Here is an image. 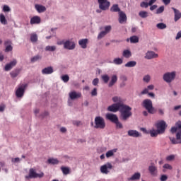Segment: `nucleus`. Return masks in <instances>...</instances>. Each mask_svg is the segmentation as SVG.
Here are the masks:
<instances>
[{"instance_id":"nucleus-16","label":"nucleus","mask_w":181,"mask_h":181,"mask_svg":"<svg viewBox=\"0 0 181 181\" xmlns=\"http://www.w3.org/2000/svg\"><path fill=\"white\" fill-rule=\"evenodd\" d=\"M107 119H109V121H111V122H114V124L116 122V121L118 119V117L116 115L107 113L106 115Z\"/></svg>"},{"instance_id":"nucleus-22","label":"nucleus","mask_w":181,"mask_h":181,"mask_svg":"<svg viewBox=\"0 0 181 181\" xmlns=\"http://www.w3.org/2000/svg\"><path fill=\"white\" fill-rule=\"evenodd\" d=\"M117 81H118V77L117 76V75H113L111 77V79H110V81L109 82L108 86L112 87L114 86V84H115V83H117Z\"/></svg>"},{"instance_id":"nucleus-33","label":"nucleus","mask_w":181,"mask_h":181,"mask_svg":"<svg viewBox=\"0 0 181 181\" xmlns=\"http://www.w3.org/2000/svg\"><path fill=\"white\" fill-rule=\"evenodd\" d=\"M159 134H161L159 132V130L153 129V130L150 131V135L152 137L158 136V135H159Z\"/></svg>"},{"instance_id":"nucleus-51","label":"nucleus","mask_w":181,"mask_h":181,"mask_svg":"<svg viewBox=\"0 0 181 181\" xmlns=\"http://www.w3.org/2000/svg\"><path fill=\"white\" fill-rule=\"evenodd\" d=\"M175 158V155H170L166 157V160H168V161L173 160Z\"/></svg>"},{"instance_id":"nucleus-30","label":"nucleus","mask_w":181,"mask_h":181,"mask_svg":"<svg viewBox=\"0 0 181 181\" xmlns=\"http://www.w3.org/2000/svg\"><path fill=\"white\" fill-rule=\"evenodd\" d=\"M115 152H117V148L108 151L106 153V158H111V156H114V153H115Z\"/></svg>"},{"instance_id":"nucleus-31","label":"nucleus","mask_w":181,"mask_h":181,"mask_svg":"<svg viewBox=\"0 0 181 181\" xmlns=\"http://www.w3.org/2000/svg\"><path fill=\"white\" fill-rule=\"evenodd\" d=\"M0 22L2 23V25H6L8 23V21H6V18L4 14H0Z\"/></svg>"},{"instance_id":"nucleus-62","label":"nucleus","mask_w":181,"mask_h":181,"mask_svg":"<svg viewBox=\"0 0 181 181\" xmlns=\"http://www.w3.org/2000/svg\"><path fill=\"white\" fill-rule=\"evenodd\" d=\"M112 101L114 103H118L119 101H121V98L115 96V97L112 98Z\"/></svg>"},{"instance_id":"nucleus-44","label":"nucleus","mask_w":181,"mask_h":181,"mask_svg":"<svg viewBox=\"0 0 181 181\" xmlns=\"http://www.w3.org/2000/svg\"><path fill=\"white\" fill-rule=\"evenodd\" d=\"M102 80L107 84V83L110 81V76H108V75H103L102 76Z\"/></svg>"},{"instance_id":"nucleus-48","label":"nucleus","mask_w":181,"mask_h":181,"mask_svg":"<svg viewBox=\"0 0 181 181\" xmlns=\"http://www.w3.org/2000/svg\"><path fill=\"white\" fill-rule=\"evenodd\" d=\"M176 139L177 141H181V129H180L177 132Z\"/></svg>"},{"instance_id":"nucleus-12","label":"nucleus","mask_w":181,"mask_h":181,"mask_svg":"<svg viewBox=\"0 0 181 181\" xmlns=\"http://www.w3.org/2000/svg\"><path fill=\"white\" fill-rule=\"evenodd\" d=\"M119 23H120L121 24L122 23H127V14H125V13L124 11H119Z\"/></svg>"},{"instance_id":"nucleus-50","label":"nucleus","mask_w":181,"mask_h":181,"mask_svg":"<svg viewBox=\"0 0 181 181\" xmlns=\"http://www.w3.org/2000/svg\"><path fill=\"white\" fill-rule=\"evenodd\" d=\"M3 11L4 12H11V8H9V6L4 5L3 7Z\"/></svg>"},{"instance_id":"nucleus-29","label":"nucleus","mask_w":181,"mask_h":181,"mask_svg":"<svg viewBox=\"0 0 181 181\" xmlns=\"http://www.w3.org/2000/svg\"><path fill=\"white\" fill-rule=\"evenodd\" d=\"M30 41L32 42V43H36V42H37V34H30Z\"/></svg>"},{"instance_id":"nucleus-15","label":"nucleus","mask_w":181,"mask_h":181,"mask_svg":"<svg viewBox=\"0 0 181 181\" xmlns=\"http://www.w3.org/2000/svg\"><path fill=\"white\" fill-rule=\"evenodd\" d=\"M42 22V19L40 16H35L31 18L30 23V25H39Z\"/></svg>"},{"instance_id":"nucleus-38","label":"nucleus","mask_w":181,"mask_h":181,"mask_svg":"<svg viewBox=\"0 0 181 181\" xmlns=\"http://www.w3.org/2000/svg\"><path fill=\"white\" fill-rule=\"evenodd\" d=\"M47 162L51 165H57V163H59V160L54 158H49L48 159Z\"/></svg>"},{"instance_id":"nucleus-21","label":"nucleus","mask_w":181,"mask_h":181,"mask_svg":"<svg viewBox=\"0 0 181 181\" xmlns=\"http://www.w3.org/2000/svg\"><path fill=\"white\" fill-rule=\"evenodd\" d=\"M87 43H88V39H82L78 41V45L82 49H87Z\"/></svg>"},{"instance_id":"nucleus-24","label":"nucleus","mask_w":181,"mask_h":181,"mask_svg":"<svg viewBox=\"0 0 181 181\" xmlns=\"http://www.w3.org/2000/svg\"><path fill=\"white\" fill-rule=\"evenodd\" d=\"M53 71H54L53 67L52 66H48L42 70V74H52Z\"/></svg>"},{"instance_id":"nucleus-39","label":"nucleus","mask_w":181,"mask_h":181,"mask_svg":"<svg viewBox=\"0 0 181 181\" xmlns=\"http://www.w3.org/2000/svg\"><path fill=\"white\" fill-rule=\"evenodd\" d=\"M170 141L173 145H176L177 144H181V141L177 140V139H175V137H170Z\"/></svg>"},{"instance_id":"nucleus-61","label":"nucleus","mask_w":181,"mask_h":181,"mask_svg":"<svg viewBox=\"0 0 181 181\" xmlns=\"http://www.w3.org/2000/svg\"><path fill=\"white\" fill-rule=\"evenodd\" d=\"M149 93V90L147 88H145L144 90H143L141 92V94L142 95H145V94H148Z\"/></svg>"},{"instance_id":"nucleus-27","label":"nucleus","mask_w":181,"mask_h":181,"mask_svg":"<svg viewBox=\"0 0 181 181\" xmlns=\"http://www.w3.org/2000/svg\"><path fill=\"white\" fill-rule=\"evenodd\" d=\"M139 179H141V173H136L129 178V180H139Z\"/></svg>"},{"instance_id":"nucleus-32","label":"nucleus","mask_w":181,"mask_h":181,"mask_svg":"<svg viewBox=\"0 0 181 181\" xmlns=\"http://www.w3.org/2000/svg\"><path fill=\"white\" fill-rule=\"evenodd\" d=\"M125 67H135L136 66V62L135 61H130L125 64Z\"/></svg>"},{"instance_id":"nucleus-54","label":"nucleus","mask_w":181,"mask_h":181,"mask_svg":"<svg viewBox=\"0 0 181 181\" xmlns=\"http://www.w3.org/2000/svg\"><path fill=\"white\" fill-rule=\"evenodd\" d=\"M5 108H6V105L5 104H1L0 105V112H4L5 111Z\"/></svg>"},{"instance_id":"nucleus-4","label":"nucleus","mask_w":181,"mask_h":181,"mask_svg":"<svg viewBox=\"0 0 181 181\" xmlns=\"http://www.w3.org/2000/svg\"><path fill=\"white\" fill-rule=\"evenodd\" d=\"M45 176V174L43 173H40V174L37 173L35 169L30 168L29 170L28 175L25 176V179L27 180H29V179H36L37 177H43Z\"/></svg>"},{"instance_id":"nucleus-45","label":"nucleus","mask_w":181,"mask_h":181,"mask_svg":"<svg viewBox=\"0 0 181 181\" xmlns=\"http://www.w3.org/2000/svg\"><path fill=\"white\" fill-rule=\"evenodd\" d=\"M62 80L64 83H67L70 80V77H69V75H64L62 76Z\"/></svg>"},{"instance_id":"nucleus-52","label":"nucleus","mask_w":181,"mask_h":181,"mask_svg":"<svg viewBox=\"0 0 181 181\" xmlns=\"http://www.w3.org/2000/svg\"><path fill=\"white\" fill-rule=\"evenodd\" d=\"M97 94V88H94L93 90L91 91V95L92 97H95Z\"/></svg>"},{"instance_id":"nucleus-3","label":"nucleus","mask_w":181,"mask_h":181,"mask_svg":"<svg viewBox=\"0 0 181 181\" xmlns=\"http://www.w3.org/2000/svg\"><path fill=\"white\" fill-rule=\"evenodd\" d=\"M96 129H104L105 128V120L104 118L98 116L95 118V126Z\"/></svg>"},{"instance_id":"nucleus-28","label":"nucleus","mask_w":181,"mask_h":181,"mask_svg":"<svg viewBox=\"0 0 181 181\" xmlns=\"http://www.w3.org/2000/svg\"><path fill=\"white\" fill-rule=\"evenodd\" d=\"M122 56L124 57H125L126 59H129V57H131V56H132V54L131 53V51H129L128 49H125L123 51Z\"/></svg>"},{"instance_id":"nucleus-64","label":"nucleus","mask_w":181,"mask_h":181,"mask_svg":"<svg viewBox=\"0 0 181 181\" xmlns=\"http://www.w3.org/2000/svg\"><path fill=\"white\" fill-rule=\"evenodd\" d=\"M180 37H181V31H180L177 33V36H176L175 39H176V40H177L178 39H180Z\"/></svg>"},{"instance_id":"nucleus-36","label":"nucleus","mask_w":181,"mask_h":181,"mask_svg":"<svg viewBox=\"0 0 181 181\" xmlns=\"http://www.w3.org/2000/svg\"><path fill=\"white\" fill-rule=\"evenodd\" d=\"M156 28L158 29L163 30V29H166L167 26H166V24L163 23H159L156 25Z\"/></svg>"},{"instance_id":"nucleus-17","label":"nucleus","mask_w":181,"mask_h":181,"mask_svg":"<svg viewBox=\"0 0 181 181\" xmlns=\"http://www.w3.org/2000/svg\"><path fill=\"white\" fill-rule=\"evenodd\" d=\"M127 134H128L129 136H132L133 138H138V137L141 136V134L136 130H129L127 132Z\"/></svg>"},{"instance_id":"nucleus-14","label":"nucleus","mask_w":181,"mask_h":181,"mask_svg":"<svg viewBox=\"0 0 181 181\" xmlns=\"http://www.w3.org/2000/svg\"><path fill=\"white\" fill-rule=\"evenodd\" d=\"M158 56V54L155 53V52L148 51L146 54L145 59L151 60V59H157Z\"/></svg>"},{"instance_id":"nucleus-37","label":"nucleus","mask_w":181,"mask_h":181,"mask_svg":"<svg viewBox=\"0 0 181 181\" xmlns=\"http://www.w3.org/2000/svg\"><path fill=\"white\" fill-rule=\"evenodd\" d=\"M130 42L131 43H138V42H139V38L136 35H134L130 37Z\"/></svg>"},{"instance_id":"nucleus-34","label":"nucleus","mask_w":181,"mask_h":181,"mask_svg":"<svg viewBox=\"0 0 181 181\" xmlns=\"http://www.w3.org/2000/svg\"><path fill=\"white\" fill-rule=\"evenodd\" d=\"M139 16L140 18H148L149 16V15L148 14V11H140L139 13Z\"/></svg>"},{"instance_id":"nucleus-1","label":"nucleus","mask_w":181,"mask_h":181,"mask_svg":"<svg viewBox=\"0 0 181 181\" xmlns=\"http://www.w3.org/2000/svg\"><path fill=\"white\" fill-rule=\"evenodd\" d=\"M107 111H110L111 112L119 111L122 121H128L132 117V107L121 103H114L109 106Z\"/></svg>"},{"instance_id":"nucleus-46","label":"nucleus","mask_w":181,"mask_h":181,"mask_svg":"<svg viewBox=\"0 0 181 181\" xmlns=\"http://www.w3.org/2000/svg\"><path fill=\"white\" fill-rule=\"evenodd\" d=\"M165 11V6H161L156 10L157 15H159V13H162Z\"/></svg>"},{"instance_id":"nucleus-19","label":"nucleus","mask_w":181,"mask_h":181,"mask_svg":"<svg viewBox=\"0 0 181 181\" xmlns=\"http://www.w3.org/2000/svg\"><path fill=\"white\" fill-rule=\"evenodd\" d=\"M69 97L71 100H76L77 98H80L81 97V93H76V91H73L69 93Z\"/></svg>"},{"instance_id":"nucleus-43","label":"nucleus","mask_w":181,"mask_h":181,"mask_svg":"<svg viewBox=\"0 0 181 181\" xmlns=\"http://www.w3.org/2000/svg\"><path fill=\"white\" fill-rule=\"evenodd\" d=\"M45 50L46 52H54L56 50V46H47Z\"/></svg>"},{"instance_id":"nucleus-49","label":"nucleus","mask_w":181,"mask_h":181,"mask_svg":"<svg viewBox=\"0 0 181 181\" xmlns=\"http://www.w3.org/2000/svg\"><path fill=\"white\" fill-rule=\"evenodd\" d=\"M140 6L141 8H148V6H149V3L143 1L141 3Z\"/></svg>"},{"instance_id":"nucleus-11","label":"nucleus","mask_w":181,"mask_h":181,"mask_svg":"<svg viewBox=\"0 0 181 181\" xmlns=\"http://www.w3.org/2000/svg\"><path fill=\"white\" fill-rule=\"evenodd\" d=\"M25 88H26V85H21L16 91V95L18 98L23 97L25 94Z\"/></svg>"},{"instance_id":"nucleus-47","label":"nucleus","mask_w":181,"mask_h":181,"mask_svg":"<svg viewBox=\"0 0 181 181\" xmlns=\"http://www.w3.org/2000/svg\"><path fill=\"white\" fill-rule=\"evenodd\" d=\"M143 81H144L145 83H149V81H151V76L149 75L144 76L143 78Z\"/></svg>"},{"instance_id":"nucleus-20","label":"nucleus","mask_w":181,"mask_h":181,"mask_svg":"<svg viewBox=\"0 0 181 181\" xmlns=\"http://www.w3.org/2000/svg\"><path fill=\"white\" fill-rule=\"evenodd\" d=\"M148 171L152 176H156L158 173V168L155 165H150L148 167Z\"/></svg>"},{"instance_id":"nucleus-53","label":"nucleus","mask_w":181,"mask_h":181,"mask_svg":"<svg viewBox=\"0 0 181 181\" xmlns=\"http://www.w3.org/2000/svg\"><path fill=\"white\" fill-rule=\"evenodd\" d=\"M163 168H164V169H168L169 170H172V169H173L172 165H170V164H165L163 165Z\"/></svg>"},{"instance_id":"nucleus-41","label":"nucleus","mask_w":181,"mask_h":181,"mask_svg":"<svg viewBox=\"0 0 181 181\" xmlns=\"http://www.w3.org/2000/svg\"><path fill=\"white\" fill-rule=\"evenodd\" d=\"M42 59V57L40 55H36L31 58V63H35L37 62L38 60H40Z\"/></svg>"},{"instance_id":"nucleus-5","label":"nucleus","mask_w":181,"mask_h":181,"mask_svg":"<svg viewBox=\"0 0 181 181\" xmlns=\"http://www.w3.org/2000/svg\"><path fill=\"white\" fill-rule=\"evenodd\" d=\"M163 78L165 83H172L176 78V71L167 72L164 74Z\"/></svg>"},{"instance_id":"nucleus-57","label":"nucleus","mask_w":181,"mask_h":181,"mask_svg":"<svg viewBox=\"0 0 181 181\" xmlns=\"http://www.w3.org/2000/svg\"><path fill=\"white\" fill-rule=\"evenodd\" d=\"M98 83H100V80L98 79V78H96L93 79L92 84H93L94 86H98Z\"/></svg>"},{"instance_id":"nucleus-58","label":"nucleus","mask_w":181,"mask_h":181,"mask_svg":"<svg viewBox=\"0 0 181 181\" xmlns=\"http://www.w3.org/2000/svg\"><path fill=\"white\" fill-rule=\"evenodd\" d=\"M146 2H148L149 6H152L155 2H156V0H145Z\"/></svg>"},{"instance_id":"nucleus-10","label":"nucleus","mask_w":181,"mask_h":181,"mask_svg":"<svg viewBox=\"0 0 181 181\" xmlns=\"http://www.w3.org/2000/svg\"><path fill=\"white\" fill-rule=\"evenodd\" d=\"M105 30L100 32L98 35V39H103V37H104L105 36H106L107 35H108V33H110L111 32V25H107L104 28Z\"/></svg>"},{"instance_id":"nucleus-18","label":"nucleus","mask_w":181,"mask_h":181,"mask_svg":"<svg viewBox=\"0 0 181 181\" xmlns=\"http://www.w3.org/2000/svg\"><path fill=\"white\" fill-rule=\"evenodd\" d=\"M173 11H174L175 13V18H174V21L175 22H177V21H179V19H180L181 18V13L179 10L175 8L174 7H172Z\"/></svg>"},{"instance_id":"nucleus-13","label":"nucleus","mask_w":181,"mask_h":181,"mask_svg":"<svg viewBox=\"0 0 181 181\" xmlns=\"http://www.w3.org/2000/svg\"><path fill=\"white\" fill-rule=\"evenodd\" d=\"M16 63H18L16 59H13L10 63L6 64L4 70L6 71H9V70H12V68H13V67H15V66H16Z\"/></svg>"},{"instance_id":"nucleus-59","label":"nucleus","mask_w":181,"mask_h":181,"mask_svg":"<svg viewBox=\"0 0 181 181\" xmlns=\"http://www.w3.org/2000/svg\"><path fill=\"white\" fill-rule=\"evenodd\" d=\"M160 181H167L168 180V175H161L160 178Z\"/></svg>"},{"instance_id":"nucleus-8","label":"nucleus","mask_w":181,"mask_h":181,"mask_svg":"<svg viewBox=\"0 0 181 181\" xmlns=\"http://www.w3.org/2000/svg\"><path fill=\"white\" fill-rule=\"evenodd\" d=\"M111 169H112V164H111V163H107L106 164L100 166V172L103 175H108Z\"/></svg>"},{"instance_id":"nucleus-26","label":"nucleus","mask_w":181,"mask_h":181,"mask_svg":"<svg viewBox=\"0 0 181 181\" xmlns=\"http://www.w3.org/2000/svg\"><path fill=\"white\" fill-rule=\"evenodd\" d=\"M121 8L118 6V4H114L111 8H110V12H122Z\"/></svg>"},{"instance_id":"nucleus-6","label":"nucleus","mask_w":181,"mask_h":181,"mask_svg":"<svg viewBox=\"0 0 181 181\" xmlns=\"http://www.w3.org/2000/svg\"><path fill=\"white\" fill-rule=\"evenodd\" d=\"M98 2L99 4V8L101 11H108L110 9L111 3L108 0H98Z\"/></svg>"},{"instance_id":"nucleus-56","label":"nucleus","mask_w":181,"mask_h":181,"mask_svg":"<svg viewBox=\"0 0 181 181\" xmlns=\"http://www.w3.org/2000/svg\"><path fill=\"white\" fill-rule=\"evenodd\" d=\"M170 131H171L172 134H175V133L177 132V131H180V129H179L177 127H173L171 128Z\"/></svg>"},{"instance_id":"nucleus-25","label":"nucleus","mask_w":181,"mask_h":181,"mask_svg":"<svg viewBox=\"0 0 181 181\" xmlns=\"http://www.w3.org/2000/svg\"><path fill=\"white\" fill-rule=\"evenodd\" d=\"M21 73V69H16L13 71H12L10 73V76L13 78H15L16 77H18L19 76V74Z\"/></svg>"},{"instance_id":"nucleus-42","label":"nucleus","mask_w":181,"mask_h":181,"mask_svg":"<svg viewBox=\"0 0 181 181\" xmlns=\"http://www.w3.org/2000/svg\"><path fill=\"white\" fill-rule=\"evenodd\" d=\"M116 124V128L119 129H122V128H124V126L122 125V123H121L119 122V120H118V119H117V121L115 123Z\"/></svg>"},{"instance_id":"nucleus-35","label":"nucleus","mask_w":181,"mask_h":181,"mask_svg":"<svg viewBox=\"0 0 181 181\" xmlns=\"http://www.w3.org/2000/svg\"><path fill=\"white\" fill-rule=\"evenodd\" d=\"M123 62L124 61L121 58H115L113 60L114 64H117V65L122 64Z\"/></svg>"},{"instance_id":"nucleus-55","label":"nucleus","mask_w":181,"mask_h":181,"mask_svg":"<svg viewBox=\"0 0 181 181\" xmlns=\"http://www.w3.org/2000/svg\"><path fill=\"white\" fill-rule=\"evenodd\" d=\"M13 49V47H11V45H7L6 47L5 52H12Z\"/></svg>"},{"instance_id":"nucleus-9","label":"nucleus","mask_w":181,"mask_h":181,"mask_svg":"<svg viewBox=\"0 0 181 181\" xmlns=\"http://www.w3.org/2000/svg\"><path fill=\"white\" fill-rule=\"evenodd\" d=\"M64 48L68 50H74L76 49V43L71 40H66L64 42Z\"/></svg>"},{"instance_id":"nucleus-2","label":"nucleus","mask_w":181,"mask_h":181,"mask_svg":"<svg viewBox=\"0 0 181 181\" xmlns=\"http://www.w3.org/2000/svg\"><path fill=\"white\" fill-rule=\"evenodd\" d=\"M141 105L147 110L148 114H155L156 112V110H155V107H153V105L151 99L144 100Z\"/></svg>"},{"instance_id":"nucleus-63","label":"nucleus","mask_w":181,"mask_h":181,"mask_svg":"<svg viewBox=\"0 0 181 181\" xmlns=\"http://www.w3.org/2000/svg\"><path fill=\"white\" fill-rule=\"evenodd\" d=\"M73 124H74V125H76V127H78V126L81 125V122H80V121H74Z\"/></svg>"},{"instance_id":"nucleus-40","label":"nucleus","mask_w":181,"mask_h":181,"mask_svg":"<svg viewBox=\"0 0 181 181\" xmlns=\"http://www.w3.org/2000/svg\"><path fill=\"white\" fill-rule=\"evenodd\" d=\"M61 170L64 175H69V173H70V168L67 167H62Z\"/></svg>"},{"instance_id":"nucleus-7","label":"nucleus","mask_w":181,"mask_h":181,"mask_svg":"<svg viewBox=\"0 0 181 181\" xmlns=\"http://www.w3.org/2000/svg\"><path fill=\"white\" fill-rule=\"evenodd\" d=\"M167 127L166 122L164 120H161L156 124L157 131H158L160 134H165Z\"/></svg>"},{"instance_id":"nucleus-60","label":"nucleus","mask_w":181,"mask_h":181,"mask_svg":"<svg viewBox=\"0 0 181 181\" xmlns=\"http://www.w3.org/2000/svg\"><path fill=\"white\" fill-rule=\"evenodd\" d=\"M12 45V41L7 40L4 42V46H11Z\"/></svg>"},{"instance_id":"nucleus-23","label":"nucleus","mask_w":181,"mask_h":181,"mask_svg":"<svg viewBox=\"0 0 181 181\" xmlns=\"http://www.w3.org/2000/svg\"><path fill=\"white\" fill-rule=\"evenodd\" d=\"M35 9L39 13H42L43 12H46V7L42 5L36 4Z\"/></svg>"}]
</instances>
